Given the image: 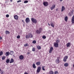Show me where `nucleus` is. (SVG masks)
<instances>
[{"label": "nucleus", "instance_id": "obj_14", "mask_svg": "<svg viewBox=\"0 0 74 74\" xmlns=\"http://www.w3.org/2000/svg\"><path fill=\"white\" fill-rule=\"evenodd\" d=\"M73 11H72L69 13V16H72L73 15Z\"/></svg>", "mask_w": 74, "mask_h": 74}, {"label": "nucleus", "instance_id": "obj_6", "mask_svg": "<svg viewBox=\"0 0 74 74\" xmlns=\"http://www.w3.org/2000/svg\"><path fill=\"white\" fill-rule=\"evenodd\" d=\"M43 4L45 6H48V3L47 2H45L43 3Z\"/></svg>", "mask_w": 74, "mask_h": 74}, {"label": "nucleus", "instance_id": "obj_11", "mask_svg": "<svg viewBox=\"0 0 74 74\" xmlns=\"http://www.w3.org/2000/svg\"><path fill=\"white\" fill-rule=\"evenodd\" d=\"M14 19L16 20H17V19H18V15H15L14 16Z\"/></svg>", "mask_w": 74, "mask_h": 74}, {"label": "nucleus", "instance_id": "obj_20", "mask_svg": "<svg viewBox=\"0 0 74 74\" xmlns=\"http://www.w3.org/2000/svg\"><path fill=\"white\" fill-rule=\"evenodd\" d=\"M10 52H7L5 53V55L6 56H8L10 55Z\"/></svg>", "mask_w": 74, "mask_h": 74}, {"label": "nucleus", "instance_id": "obj_17", "mask_svg": "<svg viewBox=\"0 0 74 74\" xmlns=\"http://www.w3.org/2000/svg\"><path fill=\"white\" fill-rule=\"evenodd\" d=\"M5 34H9L10 33V32L8 31H6L5 32Z\"/></svg>", "mask_w": 74, "mask_h": 74}, {"label": "nucleus", "instance_id": "obj_45", "mask_svg": "<svg viewBox=\"0 0 74 74\" xmlns=\"http://www.w3.org/2000/svg\"><path fill=\"white\" fill-rule=\"evenodd\" d=\"M22 1L21 0H19L17 1V3H19V2H21Z\"/></svg>", "mask_w": 74, "mask_h": 74}, {"label": "nucleus", "instance_id": "obj_13", "mask_svg": "<svg viewBox=\"0 0 74 74\" xmlns=\"http://www.w3.org/2000/svg\"><path fill=\"white\" fill-rule=\"evenodd\" d=\"M71 22L72 23H74V15H73L72 17Z\"/></svg>", "mask_w": 74, "mask_h": 74}, {"label": "nucleus", "instance_id": "obj_42", "mask_svg": "<svg viewBox=\"0 0 74 74\" xmlns=\"http://www.w3.org/2000/svg\"><path fill=\"white\" fill-rule=\"evenodd\" d=\"M20 36L19 35H18V36H17V38H20Z\"/></svg>", "mask_w": 74, "mask_h": 74}, {"label": "nucleus", "instance_id": "obj_52", "mask_svg": "<svg viewBox=\"0 0 74 74\" xmlns=\"http://www.w3.org/2000/svg\"><path fill=\"white\" fill-rule=\"evenodd\" d=\"M48 25H49V26H50V24L48 23Z\"/></svg>", "mask_w": 74, "mask_h": 74}, {"label": "nucleus", "instance_id": "obj_25", "mask_svg": "<svg viewBox=\"0 0 74 74\" xmlns=\"http://www.w3.org/2000/svg\"><path fill=\"white\" fill-rule=\"evenodd\" d=\"M68 19V17H67V16L65 17L64 18L65 21L66 22H67V21Z\"/></svg>", "mask_w": 74, "mask_h": 74}, {"label": "nucleus", "instance_id": "obj_19", "mask_svg": "<svg viewBox=\"0 0 74 74\" xmlns=\"http://www.w3.org/2000/svg\"><path fill=\"white\" fill-rule=\"evenodd\" d=\"M14 51H10V54L11 55H12L13 54H14Z\"/></svg>", "mask_w": 74, "mask_h": 74}, {"label": "nucleus", "instance_id": "obj_24", "mask_svg": "<svg viewBox=\"0 0 74 74\" xmlns=\"http://www.w3.org/2000/svg\"><path fill=\"white\" fill-rule=\"evenodd\" d=\"M14 62V60L13 59H12L10 61V63H13Z\"/></svg>", "mask_w": 74, "mask_h": 74}, {"label": "nucleus", "instance_id": "obj_26", "mask_svg": "<svg viewBox=\"0 0 74 74\" xmlns=\"http://www.w3.org/2000/svg\"><path fill=\"white\" fill-rule=\"evenodd\" d=\"M37 49H41V47L40 46H37Z\"/></svg>", "mask_w": 74, "mask_h": 74}, {"label": "nucleus", "instance_id": "obj_51", "mask_svg": "<svg viewBox=\"0 0 74 74\" xmlns=\"http://www.w3.org/2000/svg\"><path fill=\"white\" fill-rule=\"evenodd\" d=\"M60 1H62L63 0H60Z\"/></svg>", "mask_w": 74, "mask_h": 74}, {"label": "nucleus", "instance_id": "obj_48", "mask_svg": "<svg viewBox=\"0 0 74 74\" xmlns=\"http://www.w3.org/2000/svg\"><path fill=\"white\" fill-rule=\"evenodd\" d=\"M2 38V37H0V40H1Z\"/></svg>", "mask_w": 74, "mask_h": 74}, {"label": "nucleus", "instance_id": "obj_49", "mask_svg": "<svg viewBox=\"0 0 74 74\" xmlns=\"http://www.w3.org/2000/svg\"><path fill=\"white\" fill-rule=\"evenodd\" d=\"M29 54H30V53L29 52L27 53V55H29Z\"/></svg>", "mask_w": 74, "mask_h": 74}, {"label": "nucleus", "instance_id": "obj_40", "mask_svg": "<svg viewBox=\"0 0 74 74\" xmlns=\"http://www.w3.org/2000/svg\"><path fill=\"white\" fill-rule=\"evenodd\" d=\"M42 38L44 39H45V38H46V36H42Z\"/></svg>", "mask_w": 74, "mask_h": 74}, {"label": "nucleus", "instance_id": "obj_18", "mask_svg": "<svg viewBox=\"0 0 74 74\" xmlns=\"http://www.w3.org/2000/svg\"><path fill=\"white\" fill-rule=\"evenodd\" d=\"M60 40H59V39H57L56 40V43H57L58 44V43H59L60 42Z\"/></svg>", "mask_w": 74, "mask_h": 74}, {"label": "nucleus", "instance_id": "obj_44", "mask_svg": "<svg viewBox=\"0 0 74 74\" xmlns=\"http://www.w3.org/2000/svg\"><path fill=\"white\" fill-rule=\"evenodd\" d=\"M6 16L7 18H8V17H9V15L8 14H7L6 15Z\"/></svg>", "mask_w": 74, "mask_h": 74}, {"label": "nucleus", "instance_id": "obj_46", "mask_svg": "<svg viewBox=\"0 0 74 74\" xmlns=\"http://www.w3.org/2000/svg\"><path fill=\"white\" fill-rule=\"evenodd\" d=\"M24 74H28L27 73V72H25L24 73Z\"/></svg>", "mask_w": 74, "mask_h": 74}, {"label": "nucleus", "instance_id": "obj_43", "mask_svg": "<svg viewBox=\"0 0 74 74\" xmlns=\"http://www.w3.org/2000/svg\"><path fill=\"white\" fill-rule=\"evenodd\" d=\"M66 59H65V58H64V59H63V61L64 62H66Z\"/></svg>", "mask_w": 74, "mask_h": 74}, {"label": "nucleus", "instance_id": "obj_2", "mask_svg": "<svg viewBox=\"0 0 74 74\" xmlns=\"http://www.w3.org/2000/svg\"><path fill=\"white\" fill-rule=\"evenodd\" d=\"M31 20L33 23H37V20L35 18H31Z\"/></svg>", "mask_w": 74, "mask_h": 74}, {"label": "nucleus", "instance_id": "obj_35", "mask_svg": "<svg viewBox=\"0 0 74 74\" xmlns=\"http://www.w3.org/2000/svg\"><path fill=\"white\" fill-rule=\"evenodd\" d=\"M44 67H45V66H42V70H43L44 71H45V69H44Z\"/></svg>", "mask_w": 74, "mask_h": 74}, {"label": "nucleus", "instance_id": "obj_9", "mask_svg": "<svg viewBox=\"0 0 74 74\" xmlns=\"http://www.w3.org/2000/svg\"><path fill=\"white\" fill-rule=\"evenodd\" d=\"M28 36H29L30 38H33V35L31 33H29L28 34Z\"/></svg>", "mask_w": 74, "mask_h": 74}, {"label": "nucleus", "instance_id": "obj_39", "mask_svg": "<svg viewBox=\"0 0 74 74\" xmlns=\"http://www.w3.org/2000/svg\"><path fill=\"white\" fill-rule=\"evenodd\" d=\"M28 46V44H27V43L25 44L24 45V46L25 47H27V46Z\"/></svg>", "mask_w": 74, "mask_h": 74}, {"label": "nucleus", "instance_id": "obj_4", "mask_svg": "<svg viewBox=\"0 0 74 74\" xmlns=\"http://www.w3.org/2000/svg\"><path fill=\"white\" fill-rule=\"evenodd\" d=\"M40 71H41V67L39 66L36 72L38 73H39L40 72Z\"/></svg>", "mask_w": 74, "mask_h": 74}, {"label": "nucleus", "instance_id": "obj_47", "mask_svg": "<svg viewBox=\"0 0 74 74\" xmlns=\"http://www.w3.org/2000/svg\"><path fill=\"white\" fill-rule=\"evenodd\" d=\"M22 21L23 22V23H25V22H24V21L23 20H22Z\"/></svg>", "mask_w": 74, "mask_h": 74}, {"label": "nucleus", "instance_id": "obj_34", "mask_svg": "<svg viewBox=\"0 0 74 74\" xmlns=\"http://www.w3.org/2000/svg\"><path fill=\"white\" fill-rule=\"evenodd\" d=\"M64 58L66 60L67 59H68V56H66L64 57Z\"/></svg>", "mask_w": 74, "mask_h": 74}, {"label": "nucleus", "instance_id": "obj_3", "mask_svg": "<svg viewBox=\"0 0 74 74\" xmlns=\"http://www.w3.org/2000/svg\"><path fill=\"white\" fill-rule=\"evenodd\" d=\"M55 7H56V5L55 4H53L52 5L51 7L50 8V9L51 11H52L53 9H55Z\"/></svg>", "mask_w": 74, "mask_h": 74}, {"label": "nucleus", "instance_id": "obj_5", "mask_svg": "<svg viewBox=\"0 0 74 74\" xmlns=\"http://www.w3.org/2000/svg\"><path fill=\"white\" fill-rule=\"evenodd\" d=\"M30 21V19H29V18H27L25 19V22H26V23H28Z\"/></svg>", "mask_w": 74, "mask_h": 74}, {"label": "nucleus", "instance_id": "obj_31", "mask_svg": "<svg viewBox=\"0 0 74 74\" xmlns=\"http://www.w3.org/2000/svg\"><path fill=\"white\" fill-rule=\"evenodd\" d=\"M3 51H1L0 52V56H1V55H3Z\"/></svg>", "mask_w": 74, "mask_h": 74}, {"label": "nucleus", "instance_id": "obj_32", "mask_svg": "<svg viewBox=\"0 0 74 74\" xmlns=\"http://www.w3.org/2000/svg\"><path fill=\"white\" fill-rule=\"evenodd\" d=\"M30 37V36H29V35H27L26 36V38H29Z\"/></svg>", "mask_w": 74, "mask_h": 74}, {"label": "nucleus", "instance_id": "obj_30", "mask_svg": "<svg viewBox=\"0 0 74 74\" xmlns=\"http://www.w3.org/2000/svg\"><path fill=\"white\" fill-rule=\"evenodd\" d=\"M5 59V56H3L2 58V59L3 60H4V59Z\"/></svg>", "mask_w": 74, "mask_h": 74}, {"label": "nucleus", "instance_id": "obj_22", "mask_svg": "<svg viewBox=\"0 0 74 74\" xmlns=\"http://www.w3.org/2000/svg\"><path fill=\"white\" fill-rule=\"evenodd\" d=\"M36 32L38 34H40V33H41L38 30H37L36 31Z\"/></svg>", "mask_w": 74, "mask_h": 74}, {"label": "nucleus", "instance_id": "obj_29", "mask_svg": "<svg viewBox=\"0 0 74 74\" xmlns=\"http://www.w3.org/2000/svg\"><path fill=\"white\" fill-rule=\"evenodd\" d=\"M49 74H53V72L51 71L50 72Z\"/></svg>", "mask_w": 74, "mask_h": 74}, {"label": "nucleus", "instance_id": "obj_54", "mask_svg": "<svg viewBox=\"0 0 74 74\" xmlns=\"http://www.w3.org/2000/svg\"><path fill=\"white\" fill-rule=\"evenodd\" d=\"M0 71H1V69H0Z\"/></svg>", "mask_w": 74, "mask_h": 74}, {"label": "nucleus", "instance_id": "obj_21", "mask_svg": "<svg viewBox=\"0 0 74 74\" xmlns=\"http://www.w3.org/2000/svg\"><path fill=\"white\" fill-rule=\"evenodd\" d=\"M64 66L65 67H67L69 66V64L68 63H66L64 64Z\"/></svg>", "mask_w": 74, "mask_h": 74}, {"label": "nucleus", "instance_id": "obj_38", "mask_svg": "<svg viewBox=\"0 0 74 74\" xmlns=\"http://www.w3.org/2000/svg\"><path fill=\"white\" fill-rule=\"evenodd\" d=\"M39 31L41 33V31H42V29L41 28H40Z\"/></svg>", "mask_w": 74, "mask_h": 74}, {"label": "nucleus", "instance_id": "obj_15", "mask_svg": "<svg viewBox=\"0 0 74 74\" xmlns=\"http://www.w3.org/2000/svg\"><path fill=\"white\" fill-rule=\"evenodd\" d=\"M64 10H65V8H64V7L63 6H62L61 9L62 12H63V11H64Z\"/></svg>", "mask_w": 74, "mask_h": 74}, {"label": "nucleus", "instance_id": "obj_36", "mask_svg": "<svg viewBox=\"0 0 74 74\" xmlns=\"http://www.w3.org/2000/svg\"><path fill=\"white\" fill-rule=\"evenodd\" d=\"M33 44H36V40H34L32 42Z\"/></svg>", "mask_w": 74, "mask_h": 74}, {"label": "nucleus", "instance_id": "obj_10", "mask_svg": "<svg viewBox=\"0 0 74 74\" xmlns=\"http://www.w3.org/2000/svg\"><path fill=\"white\" fill-rule=\"evenodd\" d=\"M23 56L22 55H21L19 56V59L21 60H22V59H23Z\"/></svg>", "mask_w": 74, "mask_h": 74}, {"label": "nucleus", "instance_id": "obj_33", "mask_svg": "<svg viewBox=\"0 0 74 74\" xmlns=\"http://www.w3.org/2000/svg\"><path fill=\"white\" fill-rule=\"evenodd\" d=\"M32 51L34 52L36 51V50L35 49V48L34 47L32 48Z\"/></svg>", "mask_w": 74, "mask_h": 74}, {"label": "nucleus", "instance_id": "obj_27", "mask_svg": "<svg viewBox=\"0 0 74 74\" xmlns=\"http://www.w3.org/2000/svg\"><path fill=\"white\" fill-rule=\"evenodd\" d=\"M10 62V60L9 59H8L6 60V62L7 63H8Z\"/></svg>", "mask_w": 74, "mask_h": 74}, {"label": "nucleus", "instance_id": "obj_55", "mask_svg": "<svg viewBox=\"0 0 74 74\" xmlns=\"http://www.w3.org/2000/svg\"><path fill=\"white\" fill-rule=\"evenodd\" d=\"M57 38V39H58V38Z\"/></svg>", "mask_w": 74, "mask_h": 74}, {"label": "nucleus", "instance_id": "obj_53", "mask_svg": "<svg viewBox=\"0 0 74 74\" xmlns=\"http://www.w3.org/2000/svg\"><path fill=\"white\" fill-rule=\"evenodd\" d=\"M58 9H56V11H58Z\"/></svg>", "mask_w": 74, "mask_h": 74}, {"label": "nucleus", "instance_id": "obj_50", "mask_svg": "<svg viewBox=\"0 0 74 74\" xmlns=\"http://www.w3.org/2000/svg\"><path fill=\"white\" fill-rule=\"evenodd\" d=\"M10 1L11 2H12V0H10Z\"/></svg>", "mask_w": 74, "mask_h": 74}, {"label": "nucleus", "instance_id": "obj_12", "mask_svg": "<svg viewBox=\"0 0 74 74\" xmlns=\"http://www.w3.org/2000/svg\"><path fill=\"white\" fill-rule=\"evenodd\" d=\"M67 47H70L71 45H70V43L68 42L66 45Z\"/></svg>", "mask_w": 74, "mask_h": 74}, {"label": "nucleus", "instance_id": "obj_1", "mask_svg": "<svg viewBox=\"0 0 74 74\" xmlns=\"http://www.w3.org/2000/svg\"><path fill=\"white\" fill-rule=\"evenodd\" d=\"M60 58L58 57L56 60V63L57 64H59L60 62Z\"/></svg>", "mask_w": 74, "mask_h": 74}, {"label": "nucleus", "instance_id": "obj_37", "mask_svg": "<svg viewBox=\"0 0 74 74\" xmlns=\"http://www.w3.org/2000/svg\"><path fill=\"white\" fill-rule=\"evenodd\" d=\"M24 3H28V1L26 0L24 1Z\"/></svg>", "mask_w": 74, "mask_h": 74}, {"label": "nucleus", "instance_id": "obj_16", "mask_svg": "<svg viewBox=\"0 0 74 74\" xmlns=\"http://www.w3.org/2000/svg\"><path fill=\"white\" fill-rule=\"evenodd\" d=\"M40 64H41V63L40 62H37L36 63V64L37 66H39V65H40Z\"/></svg>", "mask_w": 74, "mask_h": 74}, {"label": "nucleus", "instance_id": "obj_28", "mask_svg": "<svg viewBox=\"0 0 74 74\" xmlns=\"http://www.w3.org/2000/svg\"><path fill=\"white\" fill-rule=\"evenodd\" d=\"M51 25L53 27H54V25H53V23H51Z\"/></svg>", "mask_w": 74, "mask_h": 74}, {"label": "nucleus", "instance_id": "obj_8", "mask_svg": "<svg viewBox=\"0 0 74 74\" xmlns=\"http://www.w3.org/2000/svg\"><path fill=\"white\" fill-rule=\"evenodd\" d=\"M53 47H51L50 48V50L49 51V53H51L52 52V51H53Z\"/></svg>", "mask_w": 74, "mask_h": 74}, {"label": "nucleus", "instance_id": "obj_23", "mask_svg": "<svg viewBox=\"0 0 74 74\" xmlns=\"http://www.w3.org/2000/svg\"><path fill=\"white\" fill-rule=\"evenodd\" d=\"M33 67L34 68V69H36V65H35V64H33Z\"/></svg>", "mask_w": 74, "mask_h": 74}, {"label": "nucleus", "instance_id": "obj_7", "mask_svg": "<svg viewBox=\"0 0 74 74\" xmlns=\"http://www.w3.org/2000/svg\"><path fill=\"white\" fill-rule=\"evenodd\" d=\"M54 45L55 47H56V48H57L58 47V46H59V44L58 43H54Z\"/></svg>", "mask_w": 74, "mask_h": 74}, {"label": "nucleus", "instance_id": "obj_41", "mask_svg": "<svg viewBox=\"0 0 74 74\" xmlns=\"http://www.w3.org/2000/svg\"><path fill=\"white\" fill-rule=\"evenodd\" d=\"M54 73L55 74H56L57 73H58V71H56L54 72Z\"/></svg>", "mask_w": 74, "mask_h": 74}]
</instances>
